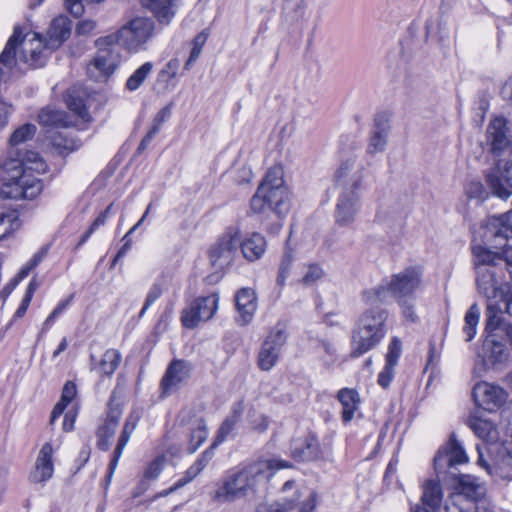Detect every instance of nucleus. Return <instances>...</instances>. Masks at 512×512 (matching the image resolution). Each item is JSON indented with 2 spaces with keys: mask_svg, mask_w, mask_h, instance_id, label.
<instances>
[{
  "mask_svg": "<svg viewBox=\"0 0 512 512\" xmlns=\"http://www.w3.org/2000/svg\"><path fill=\"white\" fill-rule=\"evenodd\" d=\"M36 132L32 124H25L16 129L10 137V150L1 162L3 185L2 197L7 199H33L42 190V183L36 175L46 173L47 164L38 153H22L16 147L30 140Z\"/></svg>",
  "mask_w": 512,
  "mask_h": 512,
  "instance_id": "1",
  "label": "nucleus"
},
{
  "mask_svg": "<svg viewBox=\"0 0 512 512\" xmlns=\"http://www.w3.org/2000/svg\"><path fill=\"white\" fill-rule=\"evenodd\" d=\"M291 464L279 459H262L230 469L218 481L211 499L218 504L233 503L240 499L254 497L265 489L274 474Z\"/></svg>",
  "mask_w": 512,
  "mask_h": 512,
  "instance_id": "2",
  "label": "nucleus"
},
{
  "mask_svg": "<svg viewBox=\"0 0 512 512\" xmlns=\"http://www.w3.org/2000/svg\"><path fill=\"white\" fill-rule=\"evenodd\" d=\"M485 339L482 350L478 353L474 373L478 376L489 369L507 364L512 352V326L489 327L485 323Z\"/></svg>",
  "mask_w": 512,
  "mask_h": 512,
  "instance_id": "3",
  "label": "nucleus"
},
{
  "mask_svg": "<svg viewBox=\"0 0 512 512\" xmlns=\"http://www.w3.org/2000/svg\"><path fill=\"white\" fill-rule=\"evenodd\" d=\"M250 209L256 214L273 212L278 217L288 212V192L284 186L283 171L280 167H272L268 170L251 198Z\"/></svg>",
  "mask_w": 512,
  "mask_h": 512,
  "instance_id": "4",
  "label": "nucleus"
},
{
  "mask_svg": "<svg viewBox=\"0 0 512 512\" xmlns=\"http://www.w3.org/2000/svg\"><path fill=\"white\" fill-rule=\"evenodd\" d=\"M473 255L478 291L488 298L499 289L505 270L512 267V259L509 255L503 258L483 245H474Z\"/></svg>",
  "mask_w": 512,
  "mask_h": 512,
  "instance_id": "5",
  "label": "nucleus"
},
{
  "mask_svg": "<svg viewBox=\"0 0 512 512\" xmlns=\"http://www.w3.org/2000/svg\"><path fill=\"white\" fill-rule=\"evenodd\" d=\"M422 271L418 267H409L395 274L379 286L363 293L364 301L369 305L387 302L390 296L397 300L413 297L421 285Z\"/></svg>",
  "mask_w": 512,
  "mask_h": 512,
  "instance_id": "6",
  "label": "nucleus"
},
{
  "mask_svg": "<svg viewBox=\"0 0 512 512\" xmlns=\"http://www.w3.org/2000/svg\"><path fill=\"white\" fill-rule=\"evenodd\" d=\"M386 313L379 308H372L363 313L351 338V356L359 357L373 349L385 336Z\"/></svg>",
  "mask_w": 512,
  "mask_h": 512,
  "instance_id": "7",
  "label": "nucleus"
},
{
  "mask_svg": "<svg viewBox=\"0 0 512 512\" xmlns=\"http://www.w3.org/2000/svg\"><path fill=\"white\" fill-rule=\"evenodd\" d=\"M154 21L146 17H136L121 27L116 33L101 37L99 43H118L130 52H138L154 36Z\"/></svg>",
  "mask_w": 512,
  "mask_h": 512,
  "instance_id": "8",
  "label": "nucleus"
},
{
  "mask_svg": "<svg viewBox=\"0 0 512 512\" xmlns=\"http://www.w3.org/2000/svg\"><path fill=\"white\" fill-rule=\"evenodd\" d=\"M100 40L101 37L95 41L98 50L87 67L89 76L96 81L110 77L121 63V54L117 43H99Z\"/></svg>",
  "mask_w": 512,
  "mask_h": 512,
  "instance_id": "9",
  "label": "nucleus"
},
{
  "mask_svg": "<svg viewBox=\"0 0 512 512\" xmlns=\"http://www.w3.org/2000/svg\"><path fill=\"white\" fill-rule=\"evenodd\" d=\"M240 245V231L229 227L209 249L210 263L217 270H223L234 261Z\"/></svg>",
  "mask_w": 512,
  "mask_h": 512,
  "instance_id": "10",
  "label": "nucleus"
},
{
  "mask_svg": "<svg viewBox=\"0 0 512 512\" xmlns=\"http://www.w3.org/2000/svg\"><path fill=\"white\" fill-rule=\"evenodd\" d=\"M504 314L512 316V285L509 283L501 284L499 289L487 298L485 323L489 327L512 326L505 321Z\"/></svg>",
  "mask_w": 512,
  "mask_h": 512,
  "instance_id": "11",
  "label": "nucleus"
},
{
  "mask_svg": "<svg viewBox=\"0 0 512 512\" xmlns=\"http://www.w3.org/2000/svg\"><path fill=\"white\" fill-rule=\"evenodd\" d=\"M218 304L219 296L216 293L196 298L189 307L182 311L183 326L192 329L200 321L210 320L217 312Z\"/></svg>",
  "mask_w": 512,
  "mask_h": 512,
  "instance_id": "12",
  "label": "nucleus"
},
{
  "mask_svg": "<svg viewBox=\"0 0 512 512\" xmlns=\"http://www.w3.org/2000/svg\"><path fill=\"white\" fill-rule=\"evenodd\" d=\"M486 183L494 196L508 199L512 195V160H499L487 173Z\"/></svg>",
  "mask_w": 512,
  "mask_h": 512,
  "instance_id": "13",
  "label": "nucleus"
},
{
  "mask_svg": "<svg viewBox=\"0 0 512 512\" xmlns=\"http://www.w3.org/2000/svg\"><path fill=\"white\" fill-rule=\"evenodd\" d=\"M483 229V241L493 247L503 246L512 237V210L489 217Z\"/></svg>",
  "mask_w": 512,
  "mask_h": 512,
  "instance_id": "14",
  "label": "nucleus"
},
{
  "mask_svg": "<svg viewBox=\"0 0 512 512\" xmlns=\"http://www.w3.org/2000/svg\"><path fill=\"white\" fill-rule=\"evenodd\" d=\"M286 338L285 331L280 328H275L269 333L257 356L258 367L262 371H269L276 365Z\"/></svg>",
  "mask_w": 512,
  "mask_h": 512,
  "instance_id": "15",
  "label": "nucleus"
},
{
  "mask_svg": "<svg viewBox=\"0 0 512 512\" xmlns=\"http://www.w3.org/2000/svg\"><path fill=\"white\" fill-rule=\"evenodd\" d=\"M472 396L477 406L486 411L501 408L508 399V393L504 388L485 381L478 382L474 386Z\"/></svg>",
  "mask_w": 512,
  "mask_h": 512,
  "instance_id": "16",
  "label": "nucleus"
},
{
  "mask_svg": "<svg viewBox=\"0 0 512 512\" xmlns=\"http://www.w3.org/2000/svg\"><path fill=\"white\" fill-rule=\"evenodd\" d=\"M179 423L189 430L188 451L194 453L208 437L206 421L193 409H184L179 414Z\"/></svg>",
  "mask_w": 512,
  "mask_h": 512,
  "instance_id": "17",
  "label": "nucleus"
},
{
  "mask_svg": "<svg viewBox=\"0 0 512 512\" xmlns=\"http://www.w3.org/2000/svg\"><path fill=\"white\" fill-rule=\"evenodd\" d=\"M360 190L343 189L334 211L335 223L341 227H350L360 209Z\"/></svg>",
  "mask_w": 512,
  "mask_h": 512,
  "instance_id": "18",
  "label": "nucleus"
},
{
  "mask_svg": "<svg viewBox=\"0 0 512 512\" xmlns=\"http://www.w3.org/2000/svg\"><path fill=\"white\" fill-rule=\"evenodd\" d=\"M363 179L364 168L354 157L343 160L334 174L335 184L348 190H360Z\"/></svg>",
  "mask_w": 512,
  "mask_h": 512,
  "instance_id": "19",
  "label": "nucleus"
},
{
  "mask_svg": "<svg viewBox=\"0 0 512 512\" xmlns=\"http://www.w3.org/2000/svg\"><path fill=\"white\" fill-rule=\"evenodd\" d=\"M468 461V456L454 435H451L449 441L443 446L434 457V468L437 473L446 472L447 468L454 465L464 464Z\"/></svg>",
  "mask_w": 512,
  "mask_h": 512,
  "instance_id": "20",
  "label": "nucleus"
},
{
  "mask_svg": "<svg viewBox=\"0 0 512 512\" xmlns=\"http://www.w3.org/2000/svg\"><path fill=\"white\" fill-rule=\"evenodd\" d=\"M191 364L185 360L175 359L167 367L161 380V389L164 395L176 391L190 375Z\"/></svg>",
  "mask_w": 512,
  "mask_h": 512,
  "instance_id": "21",
  "label": "nucleus"
},
{
  "mask_svg": "<svg viewBox=\"0 0 512 512\" xmlns=\"http://www.w3.org/2000/svg\"><path fill=\"white\" fill-rule=\"evenodd\" d=\"M290 453L296 461H312L320 457L319 441L314 433H307L302 437L294 438L291 442Z\"/></svg>",
  "mask_w": 512,
  "mask_h": 512,
  "instance_id": "22",
  "label": "nucleus"
},
{
  "mask_svg": "<svg viewBox=\"0 0 512 512\" xmlns=\"http://www.w3.org/2000/svg\"><path fill=\"white\" fill-rule=\"evenodd\" d=\"M237 310L236 322L245 326L249 324L257 309V297L254 290L250 288L240 289L235 296Z\"/></svg>",
  "mask_w": 512,
  "mask_h": 512,
  "instance_id": "23",
  "label": "nucleus"
},
{
  "mask_svg": "<svg viewBox=\"0 0 512 512\" xmlns=\"http://www.w3.org/2000/svg\"><path fill=\"white\" fill-rule=\"evenodd\" d=\"M486 140L494 153H500L507 147L510 148L507 121L503 117H495L488 124Z\"/></svg>",
  "mask_w": 512,
  "mask_h": 512,
  "instance_id": "24",
  "label": "nucleus"
},
{
  "mask_svg": "<svg viewBox=\"0 0 512 512\" xmlns=\"http://www.w3.org/2000/svg\"><path fill=\"white\" fill-rule=\"evenodd\" d=\"M53 448L50 443H45L39 451L35 462V468L30 474V480L41 483L49 480L54 472L52 461Z\"/></svg>",
  "mask_w": 512,
  "mask_h": 512,
  "instance_id": "25",
  "label": "nucleus"
},
{
  "mask_svg": "<svg viewBox=\"0 0 512 512\" xmlns=\"http://www.w3.org/2000/svg\"><path fill=\"white\" fill-rule=\"evenodd\" d=\"M389 131L390 125L388 118L384 114L377 115L367 147V152L370 155L381 153L385 150Z\"/></svg>",
  "mask_w": 512,
  "mask_h": 512,
  "instance_id": "26",
  "label": "nucleus"
},
{
  "mask_svg": "<svg viewBox=\"0 0 512 512\" xmlns=\"http://www.w3.org/2000/svg\"><path fill=\"white\" fill-rule=\"evenodd\" d=\"M140 419V415L138 412H132L126 419L122 433L120 435V438L118 440L117 446L113 453V458L109 464V472H108V479H111L113 476L115 469L118 465L119 459L128 444L131 435L135 431L138 422Z\"/></svg>",
  "mask_w": 512,
  "mask_h": 512,
  "instance_id": "27",
  "label": "nucleus"
},
{
  "mask_svg": "<svg viewBox=\"0 0 512 512\" xmlns=\"http://www.w3.org/2000/svg\"><path fill=\"white\" fill-rule=\"evenodd\" d=\"M71 33V21L64 15L55 17L48 30L46 47L48 49H57L64 41H66Z\"/></svg>",
  "mask_w": 512,
  "mask_h": 512,
  "instance_id": "28",
  "label": "nucleus"
},
{
  "mask_svg": "<svg viewBox=\"0 0 512 512\" xmlns=\"http://www.w3.org/2000/svg\"><path fill=\"white\" fill-rule=\"evenodd\" d=\"M442 497L441 485L436 481L429 480L423 486L421 499L424 506L411 508V512H436L440 507Z\"/></svg>",
  "mask_w": 512,
  "mask_h": 512,
  "instance_id": "29",
  "label": "nucleus"
},
{
  "mask_svg": "<svg viewBox=\"0 0 512 512\" xmlns=\"http://www.w3.org/2000/svg\"><path fill=\"white\" fill-rule=\"evenodd\" d=\"M243 256L250 262L256 261L262 257L266 250V240L260 233L254 232L242 240L240 236V245Z\"/></svg>",
  "mask_w": 512,
  "mask_h": 512,
  "instance_id": "30",
  "label": "nucleus"
},
{
  "mask_svg": "<svg viewBox=\"0 0 512 512\" xmlns=\"http://www.w3.org/2000/svg\"><path fill=\"white\" fill-rule=\"evenodd\" d=\"M121 362V354L116 349H108L102 355L100 361L91 356V370L100 376H111Z\"/></svg>",
  "mask_w": 512,
  "mask_h": 512,
  "instance_id": "31",
  "label": "nucleus"
},
{
  "mask_svg": "<svg viewBox=\"0 0 512 512\" xmlns=\"http://www.w3.org/2000/svg\"><path fill=\"white\" fill-rule=\"evenodd\" d=\"M161 24H169L176 13V0H142Z\"/></svg>",
  "mask_w": 512,
  "mask_h": 512,
  "instance_id": "32",
  "label": "nucleus"
},
{
  "mask_svg": "<svg viewBox=\"0 0 512 512\" xmlns=\"http://www.w3.org/2000/svg\"><path fill=\"white\" fill-rule=\"evenodd\" d=\"M468 425L484 441L495 442L498 440L499 433L492 421L478 415H471L468 419Z\"/></svg>",
  "mask_w": 512,
  "mask_h": 512,
  "instance_id": "33",
  "label": "nucleus"
},
{
  "mask_svg": "<svg viewBox=\"0 0 512 512\" xmlns=\"http://www.w3.org/2000/svg\"><path fill=\"white\" fill-rule=\"evenodd\" d=\"M337 398L343 406L342 419L349 422L353 419L355 411L359 407L360 398L356 390L343 388L338 391Z\"/></svg>",
  "mask_w": 512,
  "mask_h": 512,
  "instance_id": "34",
  "label": "nucleus"
},
{
  "mask_svg": "<svg viewBox=\"0 0 512 512\" xmlns=\"http://www.w3.org/2000/svg\"><path fill=\"white\" fill-rule=\"evenodd\" d=\"M243 412V406L241 403L236 404L232 412L229 416L223 421L221 426L219 427L216 436L213 440V443L219 446L221 443L225 442L229 435L234 431L237 423L239 422L241 415Z\"/></svg>",
  "mask_w": 512,
  "mask_h": 512,
  "instance_id": "35",
  "label": "nucleus"
},
{
  "mask_svg": "<svg viewBox=\"0 0 512 512\" xmlns=\"http://www.w3.org/2000/svg\"><path fill=\"white\" fill-rule=\"evenodd\" d=\"M46 256V250L41 249L37 253L33 255V257L27 262L26 265H24L20 271L17 273V275L10 281L9 284H7L4 289V297H7L14 288L23 280L25 279L30 272L38 266V264L44 259Z\"/></svg>",
  "mask_w": 512,
  "mask_h": 512,
  "instance_id": "36",
  "label": "nucleus"
},
{
  "mask_svg": "<svg viewBox=\"0 0 512 512\" xmlns=\"http://www.w3.org/2000/svg\"><path fill=\"white\" fill-rule=\"evenodd\" d=\"M459 491L456 494H462L467 499H470L475 503L483 494V487L479 480L471 475H461L458 480Z\"/></svg>",
  "mask_w": 512,
  "mask_h": 512,
  "instance_id": "37",
  "label": "nucleus"
},
{
  "mask_svg": "<svg viewBox=\"0 0 512 512\" xmlns=\"http://www.w3.org/2000/svg\"><path fill=\"white\" fill-rule=\"evenodd\" d=\"M38 119L43 126L66 128L71 125L65 112L51 107L42 109L38 115Z\"/></svg>",
  "mask_w": 512,
  "mask_h": 512,
  "instance_id": "38",
  "label": "nucleus"
},
{
  "mask_svg": "<svg viewBox=\"0 0 512 512\" xmlns=\"http://www.w3.org/2000/svg\"><path fill=\"white\" fill-rule=\"evenodd\" d=\"M65 101L70 111H72L83 121H90V115L88 113L85 101L78 90L75 88L69 89L66 93Z\"/></svg>",
  "mask_w": 512,
  "mask_h": 512,
  "instance_id": "39",
  "label": "nucleus"
},
{
  "mask_svg": "<svg viewBox=\"0 0 512 512\" xmlns=\"http://www.w3.org/2000/svg\"><path fill=\"white\" fill-rule=\"evenodd\" d=\"M480 319V308L478 304L474 303L470 306L464 317V326L462 332L465 336V341L470 342L474 339L477 333V326Z\"/></svg>",
  "mask_w": 512,
  "mask_h": 512,
  "instance_id": "40",
  "label": "nucleus"
},
{
  "mask_svg": "<svg viewBox=\"0 0 512 512\" xmlns=\"http://www.w3.org/2000/svg\"><path fill=\"white\" fill-rule=\"evenodd\" d=\"M446 512H476V505L462 494H452L445 503Z\"/></svg>",
  "mask_w": 512,
  "mask_h": 512,
  "instance_id": "41",
  "label": "nucleus"
},
{
  "mask_svg": "<svg viewBox=\"0 0 512 512\" xmlns=\"http://www.w3.org/2000/svg\"><path fill=\"white\" fill-rule=\"evenodd\" d=\"M163 464H164V457L159 456L148 465V467L146 468V470L144 472V480L141 481L140 487L138 488V490L136 492H134V494H133L134 497L140 496L146 490L147 486H146L145 480H153V479H156L160 475V473L163 469Z\"/></svg>",
  "mask_w": 512,
  "mask_h": 512,
  "instance_id": "42",
  "label": "nucleus"
},
{
  "mask_svg": "<svg viewBox=\"0 0 512 512\" xmlns=\"http://www.w3.org/2000/svg\"><path fill=\"white\" fill-rule=\"evenodd\" d=\"M166 286L164 277L158 278L150 287L144 305L139 313V317H143L149 307L154 304L163 294Z\"/></svg>",
  "mask_w": 512,
  "mask_h": 512,
  "instance_id": "43",
  "label": "nucleus"
},
{
  "mask_svg": "<svg viewBox=\"0 0 512 512\" xmlns=\"http://www.w3.org/2000/svg\"><path fill=\"white\" fill-rule=\"evenodd\" d=\"M152 69L153 64L151 62H145L127 79L126 88L129 91L137 90L152 72Z\"/></svg>",
  "mask_w": 512,
  "mask_h": 512,
  "instance_id": "44",
  "label": "nucleus"
},
{
  "mask_svg": "<svg viewBox=\"0 0 512 512\" xmlns=\"http://www.w3.org/2000/svg\"><path fill=\"white\" fill-rule=\"evenodd\" d=\"M20 220L15 212H8L0 215V240L9 236L13 231L19 229Z\"/></svg>",
  "mask_w": 512,
  "mask_h": 512,
  "instance_id": "45",
  "label": "nucleus"
},
{
  "mask_svg": "<svg viewBox=\"0 0 512 512\" xmlns=\"http://www.w3.org/2000/svg\"><path fill=\"white\" fill-rule=\"evenodd\" d=\"M217 447L218 446L212 442V444L200 455L194 464L189 467L191 477H197L201 473L213 458Z\"/></svg>",
  "mask_w": 512,
  "mask_h": 512,
  "instance_id": "46",
  "label": "nucleus"
},
{
  "mask_svg": "<svg viewBox=\"0 0 512 512\" xmlns=\"http://www.w3.org/2000/svg\"><path fill=\"white\" fill-rule=\"evenodd\" d=\"M209 37V31L207 29L201 31L197 34L192 41V50L190 53V57L185 63V68L189 69L190 66L199 58L203 46L205 45L207 39Z\"/></svg>",
  "mask_w": 512,
  "mask_h": 512,
  "instance_id": "47",
  "label": "nucleus"
},
{
  "mask_svg": "<svg viewBox=\"0 0 512 512\" xmlns=\"http://www.w3.org/2000/svg\"><path fill=\"white\" fill-rule=\"evenodd\" d=\"M112 204H110L102 213L98 215V217L93 221L89 229L81 236L78 247L82 246L90 236L101 226L105 225L107 218L111 212Z\"/></svg>",
  "mask_w": 512,
  "mask_h": 512,
  "instance_id": "48",
  "label": "nucleus"
},
{
  "mask_svg": "<svg viewBox=\"0 0 512 512\" xmlns=\"http://www.w3.org/2000/svg\"><path fill=\"white\" fill-rule=\"evenodd\" d=\"M319 352L323 353L322 361L327 368H330L337 361V349L329 341H320L318 345Z\"/></svg>",
  "mask_w": 512,
  "mask_h": 512,
  "instance_id": "49",
  "label": "nucleus"
},
{
  "mask_svg": "<svg viewBox=\"0 0 512 512\" xmlns=\"http://www.w3.org/2000/svg\"><path fill=\"white\" fill-rule=\"evenodd\" d=\"M293 263V256L290 251H286L281 259L279 265V271L277 276V284L279 286H284L287 278L290 275L291 267Z\"/></svg>",
  "mask_w": 512,
  "mask_h": 512,
  "instance_id": "50",
  "label": "nucleus"
},
{
  "mask_svg": "<svg viewBox=\"0 0 512 512\" xmlns=\"http://www.w3.org/2000/svg\"><path fill=\"white\" fill-rule=\"evenodd\" d=\"M324 276L323 268L318 264H309L306 271L300 279V283L305 286H310L316 283Z\"/></svg>",
  "mask_w": 512,
  "mask_h": 512,
  "instance_id": "51",
  "label": "nucleus"
},
{
  "mask_svg": "<svg viewBox=\"0 0 512 512\" xmlns=\"http://www.w3.org/2000/svg\"><path fill=\"white\" fill-rule=\"evenodd\" d=\"M179 67L180 61L177 58L171 59L165 64V66L159 72V80L167 83L170 82V80L174 79L177 76Z\"/></svg>",
  "mask_w": 512,
  "mask_h": 512,
  "instance_id": "52",
  "label": "nucleus"
},
{
  "mask_svg": "<svg viewBox=\"0 0 512 512\" xmlns=\"http://www.w3.org/2000/svg\"><path fill=\"white\" fill-rule=\"evenodd\" d=\"M401 341L394 337L388 346V352L386 355V363L395 365L397 364V361L401 355Z\"/></svg>",
  "mask_w": 512,
  "mask_h": 512,
  "instance_id": "53",
  "label": "nucleus"
},
{
  "mask_svg": "<svg viewBox=\"0 0 512 512\" xmlns=\"http://www.w3.org/2000/svg\"><path fill=\"white\" fill-rule=\"evenodd\" d=\"M397 301L402 309L403 316L411 322H416L417 315L414 311V297L399 299Z\"/></svg>",
  "mask_w": 512,
  "mask_h": 512,
  "instance_id": "54",
  "label": "nucleus"
},
{
  "mask_svg": "<svg viewBox=\"0 0 512 512\" xmlns=\"http://www.w3.org/2000/svg\"><path fill=\"white\" fill-rule=\"evenodd\" d=\"M116 427L117 418L108 417L105 423L102 426H100L99 429L97 430V437L111 439L116 432Z\"/></svg>",
  "mask_w": 512,
  "mask_h": 512,
  "instance_id": "55",
  "label": "nucleus"
},
{
  "mask_svg": "<svg viewBox=\"0 0 512 512\" xmlns=\"http://www.w3.org/2000/svg\"><path fill=\"white\" fill-rule=\"evenodd\" d=\"M497 474L507 480H512V455L503 457L497 468Z\"/></svg>",
  "mask_w": 512,
  "mask_h": 512,
  "instance_id": "56",
  "label": "nucleus"
},
{
  "mask_svg": "<svg viewBox=\"0 0 512 512\" xmlns=\"http://www.w3.org/2000/svg\"><path fill=\"white\" fill-rule=\"evenodd\" d=\"M51 142L53 146L63 151H72L75 148L74 143L66 136L62 135V133H55L51 137Z\"/></svg>",
  "mask_w": 512,
  "mask_h": 512,
  "instance_id": "57",
  "label": "nucleus"
},
{
  "mask_svg": "<svg viewBox=\"0 0 512 512\" xmlns=\"http://www.w3.org/2000/svg\"><path fill=\"white\" fill-rule=\"evenodd\" d=\"M72 298H73V296L71 295L67 299L62 300L55 307V309L50 313V315L47 317V319L45 320L44 325L49 327L55 321V319L58 316H60L66 310V308L70 305V303L72 301Z\"/></svg>",
  "mask_w": 512,
  "mask_h": 512,
  "instance_id": "58",
  "label": "nucleus"
},
{
  "mask_svg": "<svg viewBox=\"0 0 512 512\" xmlns=\"http://www.w3.org/2000/svg\"><path fill=\"white\" fill-rule=\"evenodd\" d=\"M394 367L395 365L386 363L383 370L379 373L378 384L381 387L387 388L390 385L394 375Z\"/></svg>",
  "mask_w": 512,
  "mask_h": 512,
  "instance_id": "59",
  "label": "nucleus"
},
{
  "mask_svg": "<svg viewBox=\"0 0 512 512\" xmlns=\"http://www.w3.org/2000/svg\"><path fill=\"white\" fill-rule=\"evenodd\" d=\"M96 27V21L92 19H84L78 22L76 26V33L82 36H89L94 32Z\"/></svg>",
  "mask_w": 512,
  "mask_h": 512,
  "instance_id": "60",
  "label": "nucleus"
},
{
  "mask_svg": "<svg viewBox=\"0 0 512 512\" xmlns=\"http://www.w3.org/2000/svg\"><path fill=\"white\" fill-rule=\"evenodd\" d=\"M66 9L76 18L82 16L84 13V6L82 0H64Z\"/></svg>",
  "mask_w": 512,
  "mask_h": 512,
  "instance_id": "61",
  "label": "nucleus"
},
{
  "mask_svg": "<svg viewBox=\"0 0 512 512\" xmlns=\"http://www.w3.org/2000/svg\"><path fill=\"white\" fill-rule=\"evenodd\" d=\"M76 393V385L73 382L69 381L64 385L60 399L63 402L69 404L76 396Z\"/></svg>",
  "mask_w": 512,
  "mask_h": 512,
  "instance_id": "62",
  "label": "nucleus"
},
{
  "mask_svg": "<svg viewBox=\"0 0 512 512\" xmlns=\"http://www.w3.org/2000/svg\"><path fill=\"white\" fill-rule=\"evenodd\" d=\"M170 114H171V112L168 107L161 109L156 114L151 128H157V133H158L160 131L162 124L170 117Z\"/></svg>",
  "mask_w": 512,
  "mask_h": 512,
  "instance_id": "63",
  "label": "nucleus"
},
{
  "mask_svg": "<svg viewBox=\"0 0 512 512\" xmlns=\"http://www.w3.org/2000/svg\"><path fill=\"white\" fill-rule=\"evenodd\" d=\"M467 193L472 198L483 199L484 189L480 182H471L467 188Z\"/></svg>",
  "mask_w": 512,
  "mask_h": 512,
  "instance_id": "64",
  "label": "nucleus"
}]
</instances>
